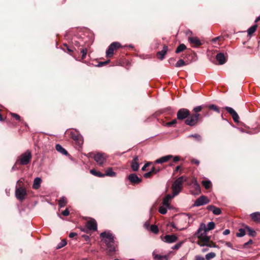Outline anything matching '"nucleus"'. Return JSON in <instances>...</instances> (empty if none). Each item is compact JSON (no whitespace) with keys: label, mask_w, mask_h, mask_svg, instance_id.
<instances>
[{"label":"nucleus","mask_w":260,"mask_h":260,"mask_svg":"<svg viewBox=\"0 0 260 260\" xmlns=\"http://www.w3.org/2000/svg\"><path fill=\"white\" fill-rule=\"evenodd\" d=\"M206 230L200 227L197 231L196 235L198 237L199 241L198 244L201 246H208V243L210 240V237L208 236L207 235Z\"/></svg>","instance_id":"f257e3e1"},{"label":"nucleus","mask_w":260,"mask_h":260,"mask_svg":"<svg viewBox=\"0 0 260 260\" xmlns=\"http://www.w3.org/2000/svg\"><path fill=\"white\" fill-rule=\"evenodd\" d=\"M186 181V178L184 176H181L178 178L172 184L173 197L179 194L183 187V183Z\"/></svg>","instance_id":"f03ea898"},{"label":"nucleus","mask_w":260,"mask_h":260,"mask_svg":"<svg viewBox=\"0 0 260 260\" xmlns=\"http://www.w3.org/2000/svg\"><path fill=\"white\" fill-rule=\"evenodd\" d=\"M31 158V152L29 150H27L19 156L16 163L21 165H26L30 163Z\"/></svg>","instance_id":"7ed1b4c3"},{"label":"nucleus","mask_w":260,"mask_h":260,"mask_svg":"<svg viewBox=\"0 0 260 260\" xmlns=\"http://www.w3.org/2000/svg\"><path fill=\"white\" fill-rule=\"evenodd\" d=\"M17 183L19 184V187H18L17 185L16 186L15 196L18 200L22 201L27 194L26 190L25 188L21 186L20 183H22V179L18 180Z\"/></svg>","instance_id":"20e7f679"},{"label":"nucleus","mask_w":260,"mask_h":260,"mask_svg":"<svg viewBox=\"0 0 260 260\" xmlns=\"http://www.w3.org/2000/svg\"><path fill=\"white\" fill-rule=\"evenodd\" d=\"M200 114L199 113H194L189 115L187 119L185 120V123L189 126H193L196 125L199 121Z\"/></svg>","instance_id":"39448f33"},{"label":"nucleus","mask_w":260,"mask_h":260,"mask_svg":"<svg viewBox=\"0 0 260 260\" xmlns=\"http://www.w3.org/2000/svg\"><path fill=\"white\" fill-rule=\"evenodd\" d=\"M92 155L94 160L100 166H102L106 159V156L104 153L98 152L96 154H94L93 153L89 154L90 157H92Z\"/></svg>","instance_id":"423d86ee"},{"label":"nucleus","mask_w":260,"mask_h":260,"mask_svg":"<svg viewBox=\"0 0 260 260\" xmlns=\"http://www.w3.org/2000/svg\"><path fill=\"white\" fill-rule=\"evenodd\" d=\"M120 44L117 42L111 44L106 51V56L109 57L112 56L114 54V51L120 47Z\"/></svg>","instance_id":"0eeeda50"},{"label":"nucleus","mask_w":260,"mask_h":260,"mask_svg":"<svg viewBox=\"0 0 260 260\" xmlns=\"http://www.w3.org/2000/svg\"><path fill=\"white\" fill-rule=\"evenodd\" d=\"M189 115L190 112L188 109L182 108L179 109L177 112V118L178 120H185Z\"/></svg>","instance_id":"6e6552de"},{"label":"nucleus","mask_w":260,"mask_h":260,"mask_svg":"<svg viewBox=\"0 0 260 260\" xmlns=\"http://www.w3.org/2000/svg\"><path fill=\"white\" fill-rule=\"evenodd\" d=\"M209 203V200L205 196H201L198 199H197L194 203V206L196 207L201 206L204 205H206Z\"/></svg>","instance_id":"1a4fd4ad"},{"label":"nucleus","mask_w":260,"mask_h":260,"mask_svg":"<svg viewBox=\"0 0 260 260\" xmlns=\"http://www.w3.org/2000/svg\"><path fill=\"white\" fill-rule=\"evenodd\" d=\"M86 227L90 231H95L97 230V223L95 219H90L86 223Z\"/></svg>","instance_id":"9d476101"},{"label":"nucleus","mask_w":260,"mask_h":260,"mask_svg":"<svg viewBox=\"0 0 260 260\" xmlns=\"http://www.w3.org/2000/svg\"><path fill=\"white\" fill-rule=\"evenodd\" d=\"M101 237L104 240L105 243L107 244L109 242H111L114 241V236L111 233H106V232H103L100 235Z\"/></svg>","instance_id":"9b49d317"},{"label":"nucleus","mask_w":260,"mask_h":260,"mask_svg":"<svg viewBox=\"0 0 260 260\" xmlns=\"http://www.w3.org/2000/svg\"><path fill=\"white\" fill-rule=\"evenodd\" d=\"M224 109L229 114L231 115L235 122H238L239 121V115L234 109L230 107H225Z\"/></svg>","instance_id":"f8f14e48"},{"label":"nucleus","mask_w":260,"mask_h":260,"mask_svg":"<svg viewBox=\"0 0 260 260\" xmlns=\"http://www.w3.org/2000/svg\"><path fill=\"white\" fill-rule=\"evenodd\" d=\"M177 239V237L175 235H167L162 240L166 243H172L176 242Z\"/></svg>","instance_id":"ddd939ff"},{"label":"nucleus","mask_w":260,"mask_h":260,"mask_svg":"<svg viewBox=\"0 0 260 260\" xmlns=\"http://www.w3.org/2000/svg\"><path fill=\"white\" fill-rule=\"evenodd\" d=\"M128 179L132 184H138L142 181V179L134 173L129 174Z\"/></svg>","instance_id":"4468645a"},{"label":"nucleus","mask_w":260,"mask_h":260,"mask_svg":"<svg viewBox=\"0 0 260 260\" xmlns=\"http://www.w3.org/2000/svg\"><path fill=\"white\" fill-rule=\"evenodd\" d=\"M131 168L134 171H137L139 168V158L136 155L133 157V159L131 163Z\"/></svg>","instance_id":"2eb2a0df"},{"label":"nucleus","mask_w":260,"mask_h":260,"mask_svg":"<svg viewBox=\"0 0 260 260\" xmlns=\"http://www.w3.org/2000/svg\"><path fill=\"white\" fill-rule=\"evenodd\" d=\"M189 42L193 45V47H197L202 45L200 40L197 37H189Z\"/></svg>","instance_id":"dca6fc26"},{"label":"nucleus","mask_w":260,"mask_h":260,"mask_svg":"<svg viewBox=\"0 0 260 260\" xmlns=\"http://www.w3.org/2000/svg\"><path fill=\"white\" fill-rule=\"evenodd\" d=\"M173 157V155H168L166 156H164L161 157L160 158L156 159L155 161V164H162L164 162H167L171 158Z\"/></svg>","instance_id":"f3484780"},{"label":"nucleus","mask_w":260,"mask_h":260,"mask_svg":"<svg viewBox=\"0 0 260 260\" xmlns=\"http://www.w3.org/2000/svg\"><path fill=\"white\" fill-rule=\"evenodd\" d=\"M200 227L204 229V230H206V231L208 232L214 229L215 223L213 221L209 222L208 223L207 226H206L205 224L202 223Z\"/></svg>","instance_id":"a211bd4d"},{"label":"nucleus","mask_w":260,"mask_h":260,"mask_svg":"<svg viewBox=\"0 0 260 260\" xmlns=\"http://www.w3.org/2000/svg\"><path fill=\"white\" fill-rule=\"evenodd\" d=\"M207 209L209 211H211L215 215H218L221 213L220 208L216 207L213 205H210L207 207Z\"/></svg>","instance_id":"6ab92c4d"},{"label":"nucleus","mask_w":260,"mask_h":260,"mask_svg":"<svg viewBox=\"0 0 260 260\" xmlns=\"http://www.w3.org/2000/svg\"><path fill=\"white\" fill-rule=\"evenodd\" d=\"M168 50V46L167 45H164L162 50L157 52L158 57L159 59L162 60L164 58L165 55L166 54Z\"/></svg>","instance_id":"aec40b11"},{"label":"nucleus","mask_w":260,"mask_h":260,"mask_svg":"<svg viewBox=\"0 0 260 260\" xmlns=\"http://www.w3.org/2000/svg\"><path fill=\"white\" fill-rule=\"evenodd\" d=\"M216 59L219 64H223L226 62L225 57L222 53H219L216 55Z\"/></svg>","instance_id":"412c9836"},{"label":"nucleus","mask_w":260,"mask_h":260,"mask_svg":"<svg viewBox=\"0 0 260 260\" xmlns=\"http://www.w3.org/2000/svg\"><path fill=\"white\" fill-rule=\"evenodd\" d=\"M251 219L256 223H260V212H256L250 214Z\"/></svg>","instance_id":"4be33fe9"},{"label":"nucleus","mask_w":260,"mask_h":260,"mask_svg":"<svg viewBox=\"0 0 260 260\" xmlns=\"http://www.w3.org/2000/svg\"><path fill=\"white\" fill-rule=\"evenodd\" d=\"M173 195L171 196L170 194H167L165 196V197L164 198L162 201V205L164 206H165L166 207H169L170 206V201L173 198Z\"/></svg>","instance_id":"5701e85b"},{"label":"nucleus","mask_w":260,"mask_h":260,"mask_svg":"<svg viewBox=\"0 0 260 260\" xmlns=\"http://www.w3.org/2000/svg\"><path fill=\"white\" fill-rule=\"evenodd\" d=\"M41 179L39 177H36L34 181V183L32 185L33 188L35 189L39 188L41 186Z\"/></svg>","instance_id":"b1692460"},{"label":"nucleus","mask_w":260,"mask_h":260,"mask_svg":"<svg viewBox=\"0 0 260 260\" xmlns=\"http://www.w3.org/2000/svg\"><path fill=\"white\" fill-rule=\"evenodd\" d=\"M56 150L61 153L62 154L67 155L68 154V151L64 149L60 144H56L55 146Z\"/></svg>","instance_id":"393cba45"},{"label":"nucleus","mask_w":260,"mask_h":260,"mask_svg":"<svg viewBox=\"0 0 260 260\" xmlns=\"http://www.w3.org/2000/svg\"><path fill=\"white\" fill-rule=\"evenodd\" d=\"M67 204V199L62 197L58 201V205L60 208L64 207Z\"/></svg>","instance_id":"a878e982"},{"label":"nucleus","mask_w":260,"mask_h":260,"mask_svg":"<svg viewBox=\"0 0 260 260\" xmlns=\"http://www.w3.org/2000/svg\"><path fill=\"white\" fill-rule=\"evenodd\" d=\"M106 176L110 177H115L116 176V173L113 171L112 168H109L106 171V173L104 174Z\"/></svg>","instance_id":"bb28decb"},{"label":"nucleus","mask_w":260,"mask_h":260,"mask_svg":"<svg viewBox=\"0 0 260 260\" xmlns=\"http://www.w3.org/2000/svg\"><path fill=\"white\" fill-rule=\"evenodd\" d=\"M186 49V46L184 44H180L176 49L175 52L176 53H179L181 52H183Z\"/></svg>","instance_id":"cd10ccee"},{"label":"nucleus","mask_w":260,"mask_h":260,"mask_svg":"<svg viewBox=\"0 0 260 260\" xmlns=\"http://www.w3.org/2000/svg\"><path fill=\"white\" fill-rule=\"evenodd\" d=\"M109 250L110 251L113 252L115 251V246L114 244V240L112 241L111 242H109L106 244Z\"/></svg>","instance_id":"c85d7f7f"},{"label":"nucleus","mask_w":260,"mask_h":260,"mask_svg":"<svg viewBox=\"0 0 260 260\" xmlns=\"http://www.w3.org/2000/svg\"><path fill=\"white\" fill-rule=\"evenodd\" d=\"M245 229L248 231V235L249 236L252 237H255L256 236V232L253 229H251L247 225L245 226Z\"/></svg>","instance_id":"c756f323"},{"label":"nucleus","mask_w":260,"mask_h":260,"mask_svg":"<svg viewBox=\"0 0 260 260\" xmlns=\"http://www.w3.org/2000/svg\"><path fill=\"white\" fill-rule=\"evenodd\" d=\"M90 172L92 175H94L95 176H97V177H103L105 176V175H104V174H102V173H101L100 172H98V171H96V170H95L94 169L91 170L90 171Z\"/></svg>","instance_id":"7c9ffc66"},{"label":"nucleus","mask_w":260,"mask_h":260,"mask_svg":"<svg viewBox=\"0 0 260 260\" xmlns=\"http://www.w3.org/2000/svg\"><path fill=\"white\" fill-rule=\"evenodd\" d=\"M245 228L242 229L241 228L239 229L238 232L236 233V236L238 237H243L245 235Z\"/></svg>","instance_id":"2f4dec72"},{"label":"nucleus","mask_w":260,"mask_h":260,"mask_svg":"<svg viewBox=\"0 0 260 260\" xmlns=\"http://www.w3.org/2000/svg\"><path fill=\"white\" fill-rule=\"evenodd\" d=\"M202 183L206 189H209L211 187V182L209 180H203Z\"/></svg>","instance_id":"473e14b6"},{"label":"nucleus","mask_w":260,"mask_h":260,"mask_svg":"<svg viewBox=\"0 0 260 260\" xmlns=\"http://www.w3.org/2000/svg\"><path fill=\"white\" fill-rule=\"evenodd\" d=\"M186 64H187V63H185V62L182 59H179L175 64V67L177 68H179Z\"/></svg>","instance_id":"72a5a7b5"},{"label":"nucleus","mask_w":260,"mask_h":260,"mask_svg":"<svg viewBox=\"0 0 260 260\" xmlns=\"http://www.w3.org/2000/svg\"><path fill=\"white\" fill-rule=\"evenodd\" d=\"M257 25H254L250 27L248 30L247 32L248 35L251 36L256 30Z\"/></svg>","instance_id":"f704fd0d"},{"label":"nucleus","mask_w":260,"mask_h":260,"mask_svg":"<svg viewBox=\"0 0 260 260\" xmlns=\"http://www.w3.org/2000/svg\"><path fill=\"white\" fill-rule=\"evenodd\" d=\"M167 208H169V207H166L162 205L159 208L158 212L162 214H165L167 212Z\"/></svg>","instance_id":"c9c22d12"},{"label":"nucleus","mask_w":260,"mask_h":260,"mask_svg":"<svg viewBox=\"0 0 260 260\" xmlns=\"http://www.w3.org/2000/svg\"><path fill=\"white\" fill-rule=\"evenodd\" d=\"M188 138L193 137L197 141L201 142L202 140L201 136L197 134H191L188 136Z\"/></svg>","instance_id":"e433bc0d"},{"label":"nucleus","mask_w":260,"mask_h":260,"mask_svg":"<svg viewBox=\"0 0 260 260\" xmlns=\"http://www.w3.org/2000/svg\"><path fill=\"white\" fill-rule=\"evenodd\" d=\"M150 230L151 232L154 234H157L159 232L158 228L156 225H151L150 228Z\"/></svg>","instance_id":"4c0bfd02"},{"label":"nucleus","mask_w":260,"mask_h":260,"mask_svg":"<svg viewBox=\"0 0 260 260\" xmlns=\"http://www.w3.org/2000/svg\"><path fill=\"white\" fill-rule=\"evenodd\" d=\"M215 256H216L215 253L212 252L207 253L205 257H206V260H210L212 258H213L214 257H215Z\"/></svg>","instance_id":"58836bf2"},{"label":"nucleus","mask_w":260,"mask_h":260,"mask_svg":"<svg viewBox=\"0 0 260 260\" xmlns=\"http://www.w3.org/2000/svg\"><path fill=\"white\" fill-rule=\"evenodd\" d=\"M67 244V242L65 240H62L58 244L56 248L60 249L66 246Z\"/></svg>","instance_id":"ea45409f"},{"label":"nucleus","mask_w":260,"mask_h":260,"mask_svg":"<svg viewBox=\"0 0 260 260\" xmlns=\"http://www.w3.org/2000/svg\"><path fill=\"white\" fill-rule=\"evenodd\" d=\"M153 258L155 260H161L163 257H166L165 256H162L158 254L153 252Z\"/></svg>","instance_id":"a19ab883"},{"label":"nucleus","mask_w":260,"mask_h":260,"mask_svg":"<svg viewBox=\"0 0 260 260\" xmlns=\"http://www.w3.org/2000/svg\"><path fill=\"white\" fill-rule=\"evenodd\" d=\"M192 184L194 186V188L196 190H199L200 189V185L198 183L196 179H192L191 181Z\"/></svg>","instance_id":"79ce46f5"},{"label":"nucleus","mask_w":260,"mask_h":260,"mask_svg":"<svg viewBox=\"0 0 260 260\" xmlns=\"http://www.w3.org/2000/svg\"><path fill=\"white\" fill-rule=\"evenodd\" d=\"M208 108L211 110H214V111L217 112V113L220 112L219 108L215 105H210L208 106Z\"/></svg>","instance_id":"37998d69"},{"label":"nucleus","mask_w":260,"mask_h":260,"mask_svg":"<svg viewBox=\"0 0 260 260\" xmlns=\"http://www.w3.org/2000/svg\"><path fill=\"white\" fill-rule=\"evenodd\" d=\"M87 50L86 48H83L81 50V53H82V59H84L85 58L87 54Z\"/></svg>","instance_id":"c03bdc74"},{"label":"nucleus","mask_w":260,"mask_h":260,"mask_svg":"<svg viewBox=\"0 0 260 260\" xmlns=\"http://www.w3.org/2000/svg\"><path fill=\"white\" fill-rule=\"evenodd\" d=\"M203 107L202 106H199L194 107L193 109V111L194 113H198L203 109Z\"/></svg>","instance_id":"a18cd8bd"},{"label":"nucleus","mask_w":260,"mask_h":260,"mask_svg":"<svg viewBox=\"0 0 260 260\" xmlns=\"http://www.w3.org/2000/svg\"><path fill=\"white\" fill-rule=\"evenodd\" d=\"M183 242H180L176 244H175V245H174L173 247H172V249L173 250H177L182 245Z\"/></svg>","instance_id":"49530a36"},{"label":"nucleus","mask_w":260,"mask_h":260,"mask_svg":"<svg viewBox=\"0 0 260 260\" xmlns=\"http://www.w3.org/2000/svg\"><path fill=\"white\" fill-rule=\"evenodd\" d=\"M64 47L63 48H62V49L66 51V50H67L68 51V52L70 53H71L72 52H73V50L71 49L67 44H64L63 45Z\"/></svg>","instance_id":"de8ad7c7"},{"label":"nucleus","mask_w":260,"mask_h":260,"mask_svg":"<svg viewBox=\"0 0 260 260\" xmlns=\"http://www.w3.org/2000/svg\"><path fill=\"white\" fill-rule=\"evenodd\" d=\"M153 174V173H152V172H151V170L147 172V173H146L144 174V177L145 178H150L152 175Z\"/></svg>","instance_id":"09e8293b"},{"label":"nucleus","mask_w":260,"mask_h":260,"mask_svg":"<svg viewBox=\"0 0 260 260\" xmlns=\"http://www.w3.org/2000/svg\"><path fill=\"white\" fill-rule=\"evenodd\" d=\"M151 170V172H152L153 174H156L160 170L159 168H155L154 167H153Z\"/></svg>","instance_id":"8fccbe9b"},{"label":"nucleus","mask_w":260,"mask_h":260,"mask_svg":"<svg viewBox=\"0 0 260 260\" xmlns=\"http://www.w3.org/2000/svg\"><path fill=\"white\" fill-rule=\"evenodd\" d=\"M176 123H177V120L174 119L172 121L168 122L167 125L168 126H173V125L175 124Z\"/></svg>","instance_id":"3c124183"},{"label":"nucleus","mask_w":260,"mask_h":260,"mask_svg":"<svg viewBox=\"0 0 260 260\" xmlns=\"http://www.w3.org/2000/svg\"><path fill=\"white\" fill-rule=\"evenodd\" d=\"M69 213L70 212L68 209H66L65 210L61 212V214L64 216H68L69 215Z\"/></svg>","instance_id":"603ef678"},{"label":"nucleus","mask_w":260,"mask_h":260,"mask_svg":"<svg viewBox=\"0 0 260 260\" xmlns=\"http://www.w3.org/2000/svg\"><path fill=\"white\" fill-rule=\"evenodd\" d=\"M11 114L13 117L15 118L17 120H20V117L18 114L15 113H11Z\"/></svg>","instance_id":"864d4df0"},{"label":"nucleus","mask_w":260,"mask_h":260,"mask_svg":"<svg viewBox=\"0 0 260 260\" xmlns=\"http://www.w3.org/2000/svg\"><path fill=\"white\" fill-rule=\"evenodd\" d=\"M191 162L192 164H195L197 165H199V164H200V161L199 160H198V159H192L191 160Z\"/></svg>","instance_id":"5fc2aeb1"},{"label":"nucleus","mask_w":260,"mask_h":260,"mask_svg":"<svg viewBox=\"0 0 260 260\" xmlns=\"http://www.w3.org/2000/svg\"><path fill=\"white\" fill-rule=\"evenodd\" d=\"M172 158H173L174 162H177L180 160V157L179 156H173Z\"/></svg>","instance_id":"6e6d98bb"},{"label":"nucleus","mask_w":260,"mask_h":260,"mask_svg":"<svg viewBox=\"0 0 260 260\" xmlns=\"http://www.w3.org/2000/svg\"><path fill=\"white\" fill-rule=\"evenodd\" d=\"M150 164V162H147V163L145 164L144 165V166L142 168V170L143 171H145L146 169V168L148 167L149 166Z\"/></svg>","instance_id":"4d7b16f0"},{"label":"nucleus","mask_w":260,"mask_h":260,"mask_svg":"<svg viewBox=\"0 0 260 260\" xmlns=\"http://www.w3.org/2000/svg\"><path fill=\"white\" fill-rule=\"evenodd\" d=\"M109 61V60L104 61V62H100L99 63V64L97 65V66L98 67H102V66L107 64Z\"/></svg>","instance_id":"13d9d810"},{"label":"nucleus","mask_w":260,"mask_h":260,"mask_svg":"<svg viewBox=\"0 0 260 260\" xmlns=\"http://www.w3.org/2000/svg\"><path fill=\"white\" fill-rule=\"evenodd\" d=\"M77 235V233H74V232H72V233H70L69 234V236L70 238H74V237H75Z\"/></svg>","instance_id":"bf43d9fd"},{"label":"nucleus","mask_w":260,"mask_h":260,"mask_svg":"<svg viewBox=\"0 0 260 260\" xmlns=\"http://www.w3.org/2000/svg\"><path fill=\"white\" fill-rule=\"evenodd\" d=\"M222 243H224L225 245L226 246H227L228 247H229L230 248H232V244L230 242H222Z\"/></svg>","instance_id":"052dcab7"},{"label":"nucleus","mask_w":260,"mask_h":260,"mask_svg":"<svg viewBox=\"0 0 260 260\" xmlns=\"http://www.w3.org/2000/svg\"><path fill=\"white\" fill-rule=\"evenodd\" d=\"M230 230L229 229H226L224 231L223 234L224 235H228L230 234Z\"/></svg>","instance_id":"680f3d73"},{"label":"nucleus","mask_w":260,"mask_h":260,"mask_svg":"<svg viewBox=\"0 0 260 260\" xmlns=\"http://www.w3.org/2000/svg\"><path fill=\"white\" fill-rule=\"evenodd\" d=\"M196 260H205V258L202 256H196Z\"/></svg>","instance_id":"e2e57ef3"},{"label":"nucleus","mask_w":260,"mask_h":260,"mask_svg":"<svg viewBox=\"0 0 260 260\" xmlns=\"http://www.w3.org/2000/svg\"><path fill=\"white\" fill-rule=\"evenodd\" d=\"M180 169V166H177L175 168V172H178Z\"/></svg>","instance_id":"0e129e2a"},{"label":"nucleus","mask_w":260,"mask_h":260,"mask_svg":"<svg viewBox=\"0 0 260 260\" xmlns=\"http://www.w3.org/2000/svg\"><path fill=\"white\" fill-rule=\"evenodd\" d=\"M219 38H220V37H219L215 38L213 39L212 41L214 42H215L217 40H219Z\"/></svg>","instance_id":"69168bd1"},{"label":"nucleus","mask_w":260,"mask_h":260,"mask_svg":"<svg viewBox=\"0 0 260 260\" xmlns=\"http://www.w3.org/2000/svg\"><path fill=\"white\" fill-rule=\"evenodd\" d=\"M149 225V223H148L147 222H146L145 223V224H144V226H145V227L146 229H147V228H148Z\"/></svg>","instance_id":"338daca9"},{"label":"nucleus","mask_w":260,"mask_h":260,"mask_svg":"<svg viewBox=\"0 0 260 260\" xmlns=\"http://www.w3.org/2000/svg\"><path fill=\"white\" fill-rule=\"evenodd\" d=\"M259 20H260V15H259V16H258V17L256 18V19H255V22H258V21H259Z\"/></svg>","instance_id":"774afa93"}]
</instances>
